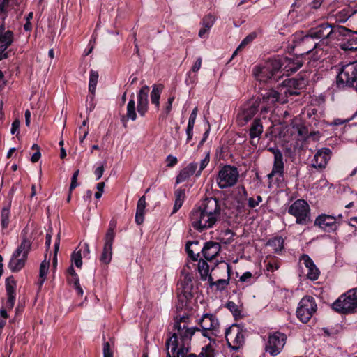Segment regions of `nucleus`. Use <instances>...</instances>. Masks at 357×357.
Listing matches in <instances>:
<instances>
[{
	"instance_id": "1",
	"label": "nucleus",
	"mask_w": 357,
	"mask_h": 357,
	"mask_svg": "<svg viewBox=\"0 0 357 357\" xmlns=\"http://www.w3.org/2000/svg\"><path fill=\"white\" fill-rule=\"evenodd\" d=\"M347 31L344 26H339L332 27L328 23H323L319 26L311 29L308 33L303 36L301 38L299 35H296L295 38L300 39L303 45H309L306 53L309 58L313 61H318L326 54L325 51L321 48V44L327 39L337 40L342 33Z\"/></svg>"
},
{
	"instance_id": "2",
	"label": "nucleus",
	"mask_w": 357,
	"mask_h": 357,
	"mask_svg": "<svg viewBox=\"0 0 357 357\" xmlns=\"http://www.w3.org/2000/svg\"><path fill=\"white\" fill-rule=\"evenodd\" d=\"M220 215V206L216 198H206L190 213L192 227L198 231L212 228Z\"/></svg>"
},
{
	"instance_id": "3",
	"label": "nucleus",
	"mask_w": 357,
	"mask_h": 357,
	"mask_svg": "<svg viewBox=\"0 0 357 357\" xmlns=\"http://www.w3.org/2000/svg\"><path fill=\"white\" fill-rule=\"evenodd\" d=\"M199 331L204 337L208 338L210 342L202 347L201 353L197 356L195 354H190L189 357H215L214 347L215 346V337L219 333V321L217 317L210 313L204 314L199 319Z\"/></svg>"
},
{
	"instance_id": "4",
	"label": "nucleus",
	"mask_w": 357,
	"mask_h": 357,
	"mask_svg": "<svg viewBox=\"0 0 357 357\" xmlns=\"http://www.w3.org/2000/svg\"><path fill=\"white\" fill-rule=\"evenodd\" d=\"M21 238V243L13 253L8 263V268L13 273L18 272L24 267L31 248V238L27 236L26 229L22 230Z\"/></svg>"
},
{
	"instance_id": "5",
	"label": "nucleus",
	"mask_w": 357,
	"mask_h": 357,
	"mask_svg": "<svg viewBox=\"0 0 357 357\" xmlns=\"http://www.w3.org/2000/svg\"><path fill=\"white\" fill-rule=\"evenodd\" d=\"M174 328L177 331V333H174L171 337H169L166 342L167 348V357H171V352L174 354L176 353L178 347V336H179L181 342H185L186 344L190 343L191 337L195 334L196 331H199V328L192 327L188 328L187 325L181 323L175 322Z\"/></svg>"
},
{
	"instance_id": "6",
	"label": "nucleus",
	"mask_w": 357,
	"mask_h": 357,
	"mask_svg": "<svg viewBox=\"0 0 357 357\" xmlns=\"http://www.w3.org/2000/svg\"><path fill=\"white\" fill-rule=\"evenodd\" d=\"M331 307L335 312L343 314L357 312V287L342 294L333 303Z\"/></svg>"
},
{
	"instance_id": "7",
	"label": "nucleus",
	"mask_w": 357,
	"mask_h": 357,
	"mask_svg": "<svg viewBox=\"0 0 357 357\" xmlns=\"http://www.w3.org/2000/svg\"><path fill=\"white\" fill-rule=\"evenodd\" d=\"M279 61L276 57L266 60L263 64L255 66L253 69V75L260 82H268L275 78V74L280 70Z\"/></svg>"
},
{
	"instance_id": "8",
	"label": "nucleus",
	"mask_w": 357,
	"mask_h": 357,
	"mask_svg": "<svg viewBox=\"0 0 357 357\" xmlns=\"http://www.w3.org/2000/svg\"><path fill=\"white\" fill-rule=\"evenodd\" d=\"M336 84L339 88L351 87L357 91V61L341 68L337 75Z\"/></svg>"
},
{
	"instance_id": "9",
	"label": "nucleus",
	"mask_w": 357,
	"mask_h": 357,
	"mask_svg": "<svg viewBox=\"0 0 357 357\" xmlns=\"http://www.w3.org/2000/svg\"><path fill=\"white\" fill-rule=\"evenodd\" d=\"M268 113L269 109L267 107H261L259 116L255 119L251 123L249 129V137L252 144L256 145L258 143L260 136L263 133L264 123L270 120Z\"/></svg>"
},
{
	"instance_id": "10",
	"label": "nucleus",
	"mask_w": 357,
	"mask_h": 357,
	"mask_svg": "<svg viewBox=\"0 0 357 357\" xmlns=\"http://www.w3.org/2000/svg\"><path fill=\"white\" fill-rule=\"evenodd\" d=\"M288 213L296 218V222L305 225L310 220V208L304 199L295 201L288 208Z\"/></svg>"
},
{
	"instance_id": "11",
	"label": "nucleus",
	"mask_w": 357,
	"mask_h": 357,
	"mask_svg": "<svg viewBox=\"0 0 357 357\" xmlns=\"http://www.w3.org/2000/svg\"><path fill=\"white\" fill-rule=\"evenodd\" d=\"M239 172L236 167L231 165H225L218 172L216 177L218 185L221 189L234 186L238 181Z\"/></svg>"
},
{
	"instance_id": "12",
	"label": "nucleus",
	"mask_w": 357,
	"mask_h": 357,
	"mask_svg": "<svg viewBox=\"0 0 357 357\" xmlns=\"http://www.w3.org/2000/svg\"><path fill=\"white\" fill-rule=\"evenodd\" d=\"M116 221L112 220L109 224V228L104 238V246L100 261L104 264H109L112 257V245L115 238V228Z\"/></svg>"
},
{
	"instance_id": "13",
	"label": "nucleus",
	"mask_w": 357,
	"mask_h": 357,
	"mask_svg": "<svg viewBox=\"0 0 357 357\" xmlns=\"http://www.w3.org/2000/svg\"><path fill=\"white\" fill-rule=\"evenodd\" d=\"M317 310V304L313 297L306 296L299 302L296 310L298 319L303 323H307Z\"/></svg>"
},
{
	"instance_id": "14",
	"label": "nucleus",
	"mask_w": 357,
	"mask_h": 357,
	"mask_svg": "<svg viewBox=\"0 0 357 357\" xmlns=\"http://www.w3.org/2000/svg\"><path fill=\"white\" fill-rule=\"evenodd\" d=\"M261 105L259 98L251 99L248 101L242 107L237 116L238 124L241 126H245L256 114Z\"/></svg>"
},
{
	"instance_id": "15",
	"label": "nucleus",
	"mask_w": 357,
	"mask_h": 357,
	"mask_svg": "<svg viewBox=\"0 0 357 357\" xmlns=\"http://www.w3.org/2000/svg\"><path fill=\"white\" fill-rule=\"evenodd\" d=\"M287 340V336L282 333L275 332L269 335L266 344V351L271 356H275L280 353Z\"/></svg>"
},
{
	"instance_id": "16",
	"label": "nucleus",
	"mask_w": 357,
	"mask_h": 357,
	"mask_svg": "<svg viewBox=\"0 0 357 357\" xmlns=\"http://www.w3.org/2000/svg\"><path fill=\"white\" fill-rule=\"evenodd\" d=\"M225 338L230 347L238 349L244 342V336L237 325H233L226 329Z\"/></svg>"
},
{
	"instance_id": "17",
	"label": "nucleus",
	"mask_w": 357,
	"mask_h": 357,
	"mask_svg": "<svg viewBox=\"0 0 357 357\" xmlns=\"http://www.w3.org/2000/svg\"><path fill=\"white\" fill-rule=\"evenodd\" d=\"M261 107L265 106L269 109L268 114L271 115L270 105H274L275 102H280L282 104L287 102V96H283L281 93L278 92L273 89H269L261 94Z\"/></svg>"
},
{
	"instance_id": "18",
	"label": "nucleus",
	"mask_w": 357,
	"mask_h": 357,
	"mask_svg": "<svg viewBox=\"0 0 357 357\" xmlns=\"http://www.w3.org/2000/svg\"><path fill=\"white\" fill-rule=\"evenodd\" d=\"M218 268L222 271L227 272V278L226 279H218L216 281H213V278L211 275L208 278V284L211 289L215 291H222L226 289L228 286L231 274V267L229 264L222 263Z\"/></svg>"
},
{
	"instance_id": "19",
	"label": "nucleus",
	"mask_w": 357,
	"mask_h": 357,
	"mask_svg": "<svg viewBox=\"0 0 357 357\" xmlns=\"http://www.w3.org/2000/svg\"><path fill=\"white\" fill-rule=\"evenodd\" d=\"M344 29L347 31L342 33V35L340 36V38H337V40L340 41V47L344 51L357 50V33L352 32L351 30L346 27Z\"/></svg>"
},
{
	"instance_id": "20",
	"label": "nucleus",
	"mask_w": 357,
	"mask_h": 357,
	"mask_svg": "<svg viewBox=\"0 0 357 357\" xmlns=\"http://www.w3.org/2000/svg\"><path fill=\"white\" fill-rule=\"evenodd\" d=\"M178 298L181 302L192 298V290L193 288L192 276L190 274H185L183 280L178 284Z\"/></svg>"
},
{
	"instance_id": "21",
	"label": "nucleus",
	"mask_w": 357,
	"mask_h": 357,
	"mask_svg": "<svg viewBox=\"0 0 357 357\" xmlns=\"http://www.w3.org/2000/svg\"><path fill=\"white\" fill-rule=\"evenodd\" d=\"M276 59L279 61L280 70L282 69L287 75L298 70L303 66L301 60L298 58H289L287 56H277Z\"/></svg>"
},
{
	"instance_id": "22",
	"label": "nucleus",
	"mask_w": 357,
	"mask_h": 357,
	"mask_svg": "<svg viewBox=\"0 0 357 357\" xmlns=\"http://www.w3.org/2000/svg\"><path fill=\"white\" fill-rule=\"evenodd\" d=\"M337 218L335 216L326 214L319 215L314 221V225L328 231L335 230L337 227Z\"/></svg>"
},
{
	"instance_id": "23",
	"label": "nucleus",
	"mask_w": 357,
	"mask_h": 357,
	"mask_svg": "<svg viewBox=\"0 0 357 357\" xmlns=\"http://www.w3.org/2000/svg\"><path fill=\"white\" fill-rule=\"evenodd\" d=\"M149 87L148 86H144L139 90L137 96V109L141 116H145L149 108Z\"/></svg>"
},
{
	"instance_id": "24",
	"label": "nucleus",
	"mask_w": 357,
	"mask_h": 357,
	"mask_svg": "<svg viewBox=\"0 0 357 357\" xmlns=\"http://www.w3.org/2000/svg\"><path fill=\"white\" fill-rule=\"evenodd\" d=\"M331 150L328 148H322L319 149L314 155L312 160V167L316 169H324L330 159Z\"/></svg>"
},
{
	"instance_id": "25",
	"label": "nucleus",
	"mask_w": 357,
	"mask_h": 357,
	"mask_svg": "<svg viewBox=\"0 0 357 357\" xmlns=\"http://www.w3.org/2000/svg\"><path fill=\"white\" fill-rule=\"evenodd\" d=\"M300 261H303L305 266L307 269V277L310 280H316L319 278L320 271L316 266L312 259L306 254H303L300 257Z\"/></svg>"
},
{
	"instance_id": "26",
	"label": "nucleus",
	"mask_w": 357,
	"mask_h": 357,
	"mask_svg": "<svg viewBox=\"0 0 357 357\" xmlns=\"http://www.w3.org/2000/svg\"><path fill=\"white\" fill-rule=\"evenodd\" d=\"M15 288L16 281L13 276L7 278L6 280V290L8 296L6 303V307L12 309L14 307L15 302Z\"/></svg>"
},
{
	"instance_id": "27",
	"label": "nucleus",
	"mask_w": 357,
	"mask_h": 357,
	"mask_svg": "<svg viewBox=\"0 0 357 357\" xmlns=\"http://www.w3.org/2000/svg\"><path fill=\"white\" fill-rule=\"evenodd\" d=\"M220 249V243L214 241H208L204 243L201 251L205 259L211 261L218 255Z\"/></svg>"
},
{
	"instance_id": "28",
	"label": "nucleus",
	"mask_w": 357,
	"mask_h": 357,
	"mask_svg": "<svg viewBox=\"0 0 357 357\" xmlns=\"http://www.w3.org/2000/svg\"><path fill=\"white\" fill-rule=\"evenodd\" d=\"M305 82L303 79H289L287 81L288 88L284 89V93L287 96H296L300 93V90L305 86Z\"/></svg>"
},
{
	"instance_id": "29",
	"label": "nucleus",
	"mask_w": 357,
	"mask_h": 357,
	"mask_svg": "<svg viewBox=\"0 0 357 357\" xmlns=\"http://www.w3.org/2000/svg\"><path fill=\"white\" fill-rule=\"evenodd\" d=\"M284 165L283 155H277L274 158L273 165L271 173L268 174V178L271 180L274 176H278L280 178L284 176Z\"/></svg>"
},
{
	"instance_id": "30",
	"label": "nucleus",
	"mask_w": 357,
	"mask_h": 357,
	"mask_svg": "<svg viewBox=\"0 0 357 357\" xmlns=\"http://www.w3.org/2000/svg\"><path fill=\"white\" fill-rule=\"evenodd\" d=\"M13 33L11 31H5L4 26L0 27V54H3L12 44Z\"/></svg>"
},
{
	"instance_id": "31",
	"label": "nucleus",
	"mask_w": 357,
	"mask_h": 357,
	"mask_svg": "<svg viewBox=\"0 0 357 357\" xmlns=\"http://www.w3.org/2000/svg\"><path fill=\"white\" fill-rule=\"evenodd\" d=\"M146 198L145 196L141 197L137 205L136 214H135V222L137 225L143 223L144 218V211L146 208Z\"/></svg>"
},
{
	"instance_id": "32",
	"label": "nucleus",
	"mask_w": 357,
	"mask_h": 357,
	"mask_svg": "<svg viewBox=\"0 0 357 357\" xmlns=\"http://www.w3.org/2000/svg\"><path fill=\"white\" fill-rule=\"evenodd\" d=\"M164 86L162 84H154L151 92V103L155 105L157 109L160 107V98Z\"/></svg>"
},
{
	"instance_id": "33",
	"label": "nucleus",
	"mask_w": 357,
	"mask_h": 357,
	"mask_svg": "<svg viewBox=\"0 0 357 357\" xmlns=\"http://www.w3.org/2000/svg\"><path fill=\"white\" fill-rule=\"evenodd\" d=\"M98 73L96 70H91L90 71L89 82V91L90 93V98L91 100L94 98L96 88L98 80Z\"/></svg>"
},
{
	"instance_id": "34",
	"label": "nucleus",
	"mask_w": 357,
	"mask_h": 357,
	"mask_svg": "<svg viewBox=\"0 0 357 357\" xmlns=\"http://www.w3.org/2000/svg\"><path fill=\"white\" fill-rule=\"evenodd\" d=\"M175 202L172 213H176L182 206L185 198V190L184 189H177L175 191Z\"/></svg>"
},
{
	"instance_id": "35",
	"label": "nucleus",
	"mask_w": 357,
	"mask_h": 357,
	"mask_svg": "<svg viewBox=\"0 0 357 357\" xmlns=\"http://www.w3.org/2000/svg\"><path fill=\"white\" fill-rule=\"evenodd\" d=\"M198 271L200 274V278L202 280H208L209 265L205 260L200 259L198 262Z\"/></svg>"
},
{
	"instance_id": "36",
	"label": "nucleus",
	"mask_w": 357,
	"mask_h": 357,
	"mask_svg": "<svg viewBox=\"0 0 357 357\" xmlns=\"http://www.w3.org/2000/svg\"><path fill=\"white\" fill-rule=\"evenodd\" d=\"M267 245L272 248V249L275 252H278L279 251H281L282 249L284 247V240L282 237H275L273 239H271L268 241Z\"/></svg>"
},
{
	"instance_id": "37",
	"label": "nucleus",
	"mask_w": 357,
	"mask_h": 357,
	"mask_svg": "<svg viewBox=\"0 0 357 357\" xmlns=\"http://www.w3.org/2000/svg\"><path fill=\"white\" fill-rule=\"evenodd\" d=\"M126 116L132 121H135L137 119L136 105L133 98L129 100L127 105Z\"/></svg>"
},
{
	"instance_id": "38",
	"label": "nucleus",
	"mask_w": 357,
	"mask_h": 357,
	"mask_svg": "<svg viewBox=\"0 0 357 357\" xmlns=\"http://www.w3.org/2000/svg\"><path fill=\"white\" fill-rule=\"evenodd\" d=\"M68 282L74 286L75 288L77 294L82 296L83 295V289L80 287L79 280L77 274H74L73 276H69L68 278Z\"/></svg>"
},
{
	"instance_id": "39",
	"label": "nucleus",
	"mask_w": 357,
	"mask_h": 357,
	"mask_svg": "<svg viewBox=\"0 0 357 357\" xmlns=\"http://www.w3.org/2000/svg\"><path fill=\"white\" fill-rule=\"evenodd\" d=\"M198 245L199 242L197 241H189L186 244V251L193 261H197L198 257H199V252H198L197 254L194 253V250L191 248V246H197Z\"/></svg>"
},
{
	"instance_id": "40",
	"label": "nucleus",
	"mask_w": 357,
	"mask_h": 357,
	"mask_svg": "<svg viewBox=\"0 0 357 357\" xmlns=\"http://www.w3.org/2000/svg\"><path fill=\"white\" fill-rule=\"evenodd\" d=\"M1 226L6 228L9 224L10 204L3 208L1 211Z\"/></svg>"
},
{
	"instance_id": "41",
	"label": "nucleus",
	"mask_w": 357,
	"mask_h": 357,
	"mask_svg": "<svg viewBox=\"0 0 357 357\" xmlns=\"http://www.w3.org/2000/svg\"><path fill=\"white\" fill-rule=\"evenodd\" d=\"M354 10L350 12L349 8L343 9L336 14V20L341 22H346L351 15H354Z\"/></svg>"
},
{
	"instance_id": "42",
	"label": "nucleus",
	"mask_w": 357,
	"mask_h": 357,
	"mask_svg": "<svg viewBox=\"0 0 357 357\" xmlns=\"http://www.w3.org/2000/svg\"><path fill=\"white\" fill-rule=\"evenodd\" d=\"M257 37V33L255 32H252L249 35H248L241 43L239 45L238 49L234 52L232 57H234L236 53L238 50L244 47L248 44L250 43L252 41H253Z\"/></svg>"
},
{
	"instance_id": "43",
	"label": "nucleus",
	"mask_w": 357,
	"mask_h": 357,
	"mask_svg": "<svg viewBox=\"0 0 357 357\" xmlns=\"http://www.w3.org/2000/svg\"><path fill=\"white\" fill-rule=\"evenodd\" d=\"M71 261L77 268H81L82 266V257L81 250H75L71 255Z\"/></svg>"
},
{
	"instance_id": "44",
	"label": "nucleus",
	"mask_w": 357,
	"mask_h": 357,
	"mask_svg": "<svg viewBox=\"0 0 357 357\" xmlns=\"http://www.w3.org/2000/svg\"><path fill=\"white\" fill-rule=\"evenodd\" d=\"M190 343L186 344L185 342H179L178 344V349L176 351V356L177 357H189L190 354L187 356L188 352L189 351L190 349Z\"/></svg>"
},
{
	"instance_id": "45",
	"label": "nucleus",
	"mask_w": 357,
	"mask_h": 357,
	"mask_svg": "<svg viewBox=\"0 0 357 357\" xmlns=\"http://www.w3.org/2000/svg\"><path fill=\"white\" fill-rule=\"evenodd\" d=\"M174 100V97L172 96V97L169 98L167 105L165 106V108L159 117L160 119H165L167 118V116H168L169 113L170 112V111L172 109V103H173Z\"/></svg>"
},
{
	"instance_id": "46",
	"label": "nucleus",
	"mask_w": 357,
	"mask_h": 357,
	"mask_svg": "<svg viewBox=\"0 0 357 357\" xmlns=\"http://www.w3.org/2000/svg\"><path fill=\"white\" fill-rule=\"evenodd\" d=\"M215 21V17L211 14H208L203 18L202 24L203 26L211 29L214 24Z\"/></svg>"
},
{
	"instance_id": "47",
	"label": "nucleus",
	"mask_w": 357,
	"mask_h": 357,
	"mask_svg": "<svg viewBox=\"0 0 357 357\" xmlns=\"http://www.w3.org/2000/svg\"><path fill=\"white\" fill-rule=\"evenodd\" d=\"M226 306L235 317L241 315V310L234 301H228Z\"/></svg>"
},
{
	"instance_id": "48",
	"label": "nucleus",
	"mask_w": 357,
	"mask_h": 357,
	"mask_svg": "<svg viewBox=\"0 0 357 357\" xmlns=\"http://www.w3.org/2000/svg\"><path fill=\"white\" fill-rule=\"evenodd\" d=\"M49 266H50L49 261L44 260L42 261V263L40 264V271H39V277L40 278H43V277L46 278V275H47L48 270H49Z\"/></svg>"
},
{
	"instance_id": "49",
	"label": "nucleus",
	"mask_w": 357,
	"mask_h": 357,
	"mask_svg": "<svg viewBox=\"0 0 357 357\" xmlns=\"http://www.w3.org/2000/svg\"><path fill=\"white\" fill-rule=\"evenodd\" d=\"M190 176H191L190 174L186 171L185 168H183L177 176L176 183L177 184L182 183L186 181Z\"/></svg>"
},
{
	"instance_id": "50",
	"label": "nucleus",
	"mask_w": 357,
	"mask_h": 357,
	"mask_svg": "<svg viewBox=\"0 0 357 357\" xmlns=\"http://www.w3.org/2000/svg\"><path fill=\"white\" fill-rule=\"evenodd\" d=\"M210 160V155L209 153H208L204 158L202 160L200 165H199V169L196 173V176H199L201 174V172L202 170L208 165Z\"/></svg>"
},
{
	"instance_id": "51",
	"label": "nucleus",
	"mask_w": 357,
	"mask_h": 357,
	"mask_svg": "<svg viewBox=\"0 0 357 357\" xmlns=\"http://www.w3.org/2000/svg\"><path fill=\"white\" fill-rule=\"evenodd\" d=\"M262 202V197L260 195L257 196L256 199L252 197L248 199V206L251 208H254L257 206Z\"/></svg>"
},
{
	"instance_id": "52",
	"label": "nucleus",
	"mask_w": 357,
	"mask_h": 357,
	"mask_svg": "<svg viewBox=\"0 0 357 357\" xmlns=\"http://www.w3.org/2000/svg\"><path fill=\"white\" fill-rule=\"evenodd\" d=\"M79 174V170L77 169L73 174V176L71 178V183H70V188H69V190L70 192H72L78 185V183L77 182V180Z\"/></svg>"
},
{
	"instance_id": "53",
	"label": "nucleus",
	"mask_w": 357,
	"mask_h": 357,
	"mask_svg": "<svg viewBox=\"0 0 357 357\" xmlns=\"http://www.w3.org/2000/svg\"><path fill=\"white\" fill-rule=\"evenodd\" d=\"M103 356L104 357H113V353L108 342H105L103 344Z\"/></svg>"
},
{
	"instance_id": "54",
	"label": "nucleus",
	"mask_w": 357,
	"mask_h": 357,
	"mask_svg": "<svg viewBox=\"0 0 357 357\" xmlns=\"http://www.w3.org/2000/svg\"><path fill=\"white\" fill-rule=\"evenodd\" d=\"M197 112H198L197 107H195L193 109L192 112L190 114V116L189 119H188V125H190V126H194L195 123V120H196V118H197Z\"/></svg>"
},
{
	"instance_id": "55",
	"label": "nucleus",
	"mask_w": 357,
	"mask_h": 357,
	"mask_svg": "<svg viewBox=\"0 0 357 357\" xmlns=\"http://www.w3.org/2000/svg\"><path fill=\"white\" fill-rule=\"evenodd\" d=\"M197 166V163L192 162L190 163L186 167H185V169L190 174V176H192L196 172Z\"/></svg>"
},
{
	"instance_id": "56",
	"label": "nucleus",
	"mask_w": 357,
	"mask_h": 357,
	"mask_svg": "<svg viewBox=\"0 0 357 357\" xmlns=\"http://www.w3.org/2000/svg\"><path fill=\"white\" fill-rule=\"evenodd\" d=\"M197 166V163L192 162L190 163L186 167H185V169L190 174V176H192L196 172Z\"/></svg>"
},
{
	"instance_id": "57",
	"label": "nucleus",
	"mask_w": 357,
	"mask_h": 357,
	"mask_svg": "<svg viewBox=\"0 0 357 357\" xmlns=\"http://www.w3.org/2000/svg\"><path fill=\"white\" fill-rule=\"evenodd\" d=\"M167 166L168 167H172L178 162V160L176 157H174L172 155H169L167 157Z\"/></svg>"
},
{
	"instance_id": "58",
	"label": "nucleus",
	"mask_w": 357,
	"mask_h": 357,
	"mask_svg": "<svg viewBox=\"0 0 357 357\" xmlns=\"http://www.w3.org/2000/svg\"><path fill=\"white\" fill-rule=\"evenodd\" d=\"M202 63V57H198L195 63L193 64L191 70L195 73L197 72L201 68Z\"/></svg>"
},
{
	"instance_id": "59",
	"label": "nucleus",
	"mask_w": 357,
	"mask_h": 357,
	"mask_svg": "<svg viewBox=\"0 0 357 357\" xmlns=\"http://www.w3.org/2000/svg\"><path fill=\"white\" fill-rule=\"evenodd\" d=\"M323 1L324 0H313L309 3L308 7L312 9H318L321 6Z\"/></svg>"
},
{
	"instance_id": "60",
	"label": "nucleus",
	"mask_w": 357,
	"mask_h": 357,
	"mask_svg": "<svg viewBox=\"0 0 357 357\" xmlns=\"http://www.w3.org/2000/svg\"><path fill=\"white\" fill-rule=\"evenodd\" d=\"M103 172H104V166L103 165H101L95 169L94 174L96 176V181L99 180L102 177Z\"/></svg>"
},
{
	"instance_id": "61",
	"label": "nucleus",
	"mask_w": 357,
	"mask_h": 357,
	"mask_svg": "<svg viewBox=\"0 0 357 357\" xmlns=\"http://www.w3.org/2000/svg\"><path fill=\"white\" fill-rule=\"evenodd\" d=\"M193 126L188 125L187 129H186V134H187V142H190L193 135Z\"/></svg>"
},
{
	"instance_id": "62",
	"label": "nucleus",
	"mask_w": 357,
	"mask_h": 357,
	"mask_svg": "<svg viewBox=\"0 0 357 357\" xmlns=\"http://www.w3.org/2000/svg\"><path fill=\"white\" fill-rule=\"evenodd\" d=\"M20 122L18 119H15L11 127V134H15L17 131H18L20 128Z\"/></svg>"
},
{
	"instance_id": "63",
	"label": "nucleus",
	"mask_w": 357,
	"mask_h": 357,
	"mask_svg": "<svg viewBox=\"0 0 357 357\" xmlns=\"http://www.w3.org/2000/svg\"><path fill=\"white\" fill-rule=\"evenodd\" d=\"M252 275L250 272L244 273L240 278V281L241 282H247L252 278Z\"/></svg>"
},
{
	"instance_id": "64",
	"label": "nucleus",
	"mask_w": 357,
	"mask_h": 357,
	"mask_svg": "<svg viewBox=\"0 0 357 357\" xmlns=\"http://www.w3.org/2000/svg\"><path fill=\"white\" fill-rule=\"evenodd\" d=\"M268 151L271 152L274 155V158L276 157V155L280 156L283 155L282 152L278 148L275 147H269L268 148Z\"/></svg>"
}]
</instances>
